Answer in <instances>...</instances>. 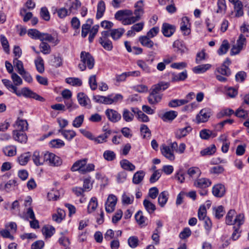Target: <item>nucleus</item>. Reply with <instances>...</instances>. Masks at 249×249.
<instances>
[{
  "label": "nucleus",
  "instance_id": "8",
  "mask_svg": "<svg viewBox=\"0 0 249 249\" xmlns=\"http://www.w3.org/2000/svg\"><path fill=\"white\" fill-rule=\"evenodd\" d=\"M117 201L116 196L113 195H109L105 204L106 211L108 213H112L115 210Z\"/></svg>",
  "mask_w": 249,
  "mask_h": 249
},
{
  "label": "nucleus",
  "instance_id": "46",
  "mask_svg": "<svg viewBox=\"0 0 249 249\" xmlns=\"http://www.w3.org/2000/svg\"><path fill=\"white\" fill-rule=\"evenodd\" d=\"M17 181L16 179L10 180L3 186L2 184H0V189L5 190L8 192L13 186H17Z\"/></svg>",
  "mask_w": 249,
  "mask_h": 249
},
{
  "label": "nucleus",
  "instance_id": "22",
  "mask_svg": "<svg viewBox=\"0 0 249 249\" xmlns=\"http://www.w3.org/2000/svg\"><path fill=\"white\" fill-rule=\"evenodd\" d=\"M191 130L192 128L190 126L178 129L175 132L176 137L179 139H181L188 135Z\"/></svg>",
  "mask_w": 249,
  "mask_h": 249
},
{
  "label": "nucleus",
  "instance_id": "12",
  "mask_svg": "<svg viewBox=\"0 0 249 249\" xmlns=\"http://www.w3.org/2000/svg\"><path fill=\"white\" fill-rule=\"evenodd\" d=\"M211 181L209 179L204 178L195 179L193 183L195 187L201 189H205L211 186Z\"/></svg>",
  "mask_w": 249,
  "mask_h": 249
},
{
  "label": "nucleus",
  "instance_id": "17",
  "mask_svg": "<svg viewBox=\"0 0 249 249\" xmlns=\"http://www.w3.org/2000/svg\"><path fill=\"white\" fill-rule=\"evenodd\" d=\"M176 28L175 26L168 23H164L162 26V33L166 37L171 36L175 32Z\"/></svg>",
  "mask_w": 249,
  "mask_h": 249
},
{
  "label": "nucleus",
  "instance_id": "55",
  "mask_svg": "<svg viewBox=\"0 0 249 249\" xmlns=\"http://www.w3.org/2000/svg\"><path fill=\"white\" fill-rule=\"evenodd\" d=\"M65 217V212L61 209H58L57 213L53 215V219L58 222H60Z\"/></svg>",
  "mask_w": 249,
  "mask_h": 249
},
{
  "label": "nucleus",
  "instance_id": "20",
  "mask_svg": "<svg viewBox=\"0 0 249 249\" xmlns=\"http://www.w3.org/2000/svg\"><path fill=\"white\" fill-rule=\"evenodd\" d=\"M187 174L190 178H191L194 180L197 179L201 174L200 169L197 167H191L187 170Z\"/></svg>",
  "mask_w": 249,
  "mask_h": 249
},
{
  "label": "nucleus",
  "instance_id": "29",
  "mask_svg": "<svg viewBox=\"0 0 249 249\" xmlns=\"http://www.w3.org/2000/svg\"><path fill=\"white\" fill-rule=\"evenodd\" d=\"M168 193L167 191H163L160 193L158 197V203L159 205L163 207L167 202L168 199Z\"/></svg>",
  "mask_w": 249,
  "mask_h": 249
},
{
  "label": "nucleus",
  "instance_id": "42",
  "mask_svg": "<svg viewBox=\"0 0 249 249\" xmlns=\"http://www.w3.org/2000/svg\"><path fill=\"white\" fill-rule=\"evenodd\" d=\"M132 111L134 113H137L138 119L140 121L142 122H147L149 121V119L148 117L144 113H143L142 111L139 110L138 109H135L134 108H132Z\"/></svg>",
  "mask_w": 249,
  "mask_h": 249
},
{
  "label": "nucleus",
  "instance_id": "57",
  "mask_svg": "<svg viewBox=\"0 0 249 249\" xmlns=\"http://www.w3.org/2000/svg\"><path fill=\"white\" fill-rule=\"evenodd\" d=\"M102 46L107 51H111L113 48L112 43L109 39L99 40Z\"/></svg>",
  "mask_w": 249,
  "mask_h": 249
},
{
  "label": "nucleus",
  "instance_id": "26",
  "mask_svg": "<svg viewBox=\"0 0 249 249\" xmlns=\"http://www.w3.org/2000/svg\"><path fill=\"white\" fill-rule=\"evenodd\" d=\"M173 47L175 49V51L177 53L183 54L187 51L186 47L183 44L182 42L179 40H176L173 44Z\"/></svg>",
  "mask_w": 249,
  "mask_h": 249
},
{
  "label": "nucleus",
  "instance_id": "60",
  "mask_svg": "<svg viewBox=\"0 0 249 249\" xmlns=\"http://www.w3.org/2000/svg\"><path fill=\"white\" fill-rule=\"evenodd\" d=\"M123 118L125 121L130 122L133 120L134 115L127 109H124L123 112Z\"/></svg>",
  "mask_w": 249,
  "mask_h": 249
},
{
  "label": "nucleus",
  "instance_id": "56",
  "mask_svg": "<svg viewBox=\"0 0 249 249\" xmlns=\"http://www.w3.org/2000/svg\"><path fill=\"white\" fill-rule=\"evenodd\" d=\"M0 40L3 50L5 53H8L10 50L9 43L7 39L4 36L1 35L0 36Z\"/></svg>",
  "mask_w": 249,
  "mask_h": 249
},
{
  "label": "nucleus",
  "instance_id": "14",
  "mask_svg": "<svg viewBox=\"0 0 249 249\" xmlns=\"http://www.w3.org/2000/svg\"><path fill=\"white\" fill-rule=\"evenodd\" d=\"M161 153L168 160L173 161L175 159V156L173 151L171 149L169 146L163 145L160 149Z\"/></svg>",
  "mask_w": 249,
  "mask_h": 249
},
{
  "label": "nucleus",
  "instance_id": "61",
  "mask_svg": "<svg viewBox=\"0 0 249 249\" xmlns=\"http://www.w3.org/2000/svg\"><path fill=\"white\" fill-rule=\"evenodd\" d=\"M235 112L231 108H225L222 110L219 113L217 114V117L219 118L223 117L224 116H230L233 114Z\"/></svg>",
  "mask_w": 249,
  "mask_h": 249
},
{
  "label": "nucleus",
  "instance_id": "27",
  "mask_svg": "<svg viewBox=\"0 0 249 249\" xmlns=\"http://www.w3.org/2000/svg\"><path fill=\"white\" fill-rule=\"evenodd\" d=\"M4 154L9 157H13L17 154V147L15 145H8L3 148Z\"/></svg>",
  "mask_w": 249,
  "mask_h": 249
},
{
  "label": "nucleus",
  "instance_id": "53",
  "mask_svg": "<svg viewBox=\"0 0 249 249\" xmlns=\"http://www.w3.org/2000/svg\"><path fill=\"white\" fill-rule=\"evenodd\" d=\"M104 158L107 161H112L116 159V154L111 150H106L103 153Z\"/></svg>",
  "mask_w": 249,
  "mask_h": 249
},
{
  "label": "nucleus",
  "instance_id": "23",
  "mask_svg": "<svg viewBox=\"0 0 249 249\" xmlns=\"http://www.w3.org/2000/svg\"><path fill=\"white\" fill-rule=\"evenodd\" d=\"M125 30L122 28L112 29L110 30V36L114 40H117L121 38Z\"/></svg>",
  "mask_w": 249,
  "mask_h": 249
},
{
  "label": "nucleus",
  "instance_id": "34",
  "mask_svg": "<svg viewBox=\"0 0 249 249\" xmlns=\"http://www.w3.org/2000/svg\"><path fill=\"white\" fill-rule=\"evenodd\" d=\"M216 73L228 76L231 74V71L228 66L222 65L220 67L216 68L215 71V74Z\"/></svg>",
  "mask_w": 249,
  "mask_h": 249
},
{
  "label": "nucleus",
  "instance_id": "32",
  "mask_svg": "<svg viewBox=\"0 0 249 249\" xmlns=\"http://www.w3.org/2000/svg\"><path fill=\"white\" fill-rule=\"evenodd\" d=\"M92 23L93 22L91 19H88L87 20V23L82 25L81 36L83 37L84 38L87 36V35L90 31L91 25Z\"/></svg>",
  "mask_w": 249,
  "mask_h": 249
},
{
  "label": "nucleus",
  "instance_id": "52",
  "mask_svg": "<svg viewBox=\"0 0 249 249\" xmlns=\"http://www.w3.org/2000/svg\"><path fill=\"white\" fill-rule=\"evenodd\" d=\"M217 13L224 14L226 12L227 6L225 0H218Z\"/></svg>",
  "mask_w": 249,
  "mask_h": 249
},
{
  "label": "nucleus",
  "instance_id": "63",
  "mask_svg": "<svg viewBox=\"0 0 249 249\" xmlns=\"http://www.w3.org/2000/svg\"><path fill=\"white\" fill-rule=\"evenodd\" d=\"M60 196L59 193L57 190H52L48 193L47 197L49 200H56Z\"/></svg>",
  "mask_w": 249,
  "mask_h": 249
},
{
  "label": "nucleus",
  "instance_id": "21",
  "mask_svg": "<svg viewBox=\"0 0 249 249\" xmlns=\"http://www.w3.org/2000/svg\"><path fill=\"white\" fill-rule=\"evenodd\" d=\"M44 153L40 154L38 151L34 152L32 160L36 166L42 165L44 163Z\"/></svg>",
  "mask_w": 249,
  "mask_h": 249
},
{
  "label": "nucleus",
  "instance_id": "9",
  "mask_svg": "<svg viewBox=\"0 0 249 249\" xmlns=\"http://www.w3.org/2000/svg\"><path fill=\"white\" fill-rule=\"evenodd\" d=\"M211 115L210 109L204 108L201 109L196 115V120L197 123L206 122Z\"/></svg>",
  "mask_w": 249,
  "mask_h": 249
},
{
  "label": "nucleus",
  "instance_id": "49",
  "mask_svg": "<svg viewBox=\"0 0 249 249\" xmlns=\"http://www.w3.org/2000/svg\"><path fill=\"white\" fill-rule=\"evenodd\" d=\"M2 82L9 90L16 94L18 88L9 80L6 79H2Z\"/></svg>",
  "mask_w": 249,
  "mask_h": 249
},
{
  "label": "nucleus",
  "instance_id": "13",
  "mask_svg": "<svg viewBox=\"0 0 249 249\" xmlns=\"http://www.w3.org/2000/svg\"><path fill=\"white\" fill-rule=\"evenodd\" d=\"M105 114L108 119L113 123L118 122L121 118V114L113 109H107Z\"/></svg>",
  "mask_w": 249,
  "mask_h": 249
},
{
  "label": "nucleus",
  "instance_id": "2",
  "mask_svg": "<svg viewBox=\"0 0 249 249\" xmlns=\"http://www.w3.org/2000/svg\"><path fill=\"white\" fill-rule=\"evenodd\" d=\"M244 215L240 213L236 214L234 210H230L226 216V223L229 225H236L240 227L244 223Z\"/></svg>",
  "mask_w": 249,
  "mask_h": 249
},
{
  "label": "nucleus",
  "instance_id": "11",
  "mask_svg": "<svg viewBox=\"0 0 249 249\" xmlns=\"http://www.w3.org/2000/svg\"><path fill=\"white\" fill-rule=\"evenodd\" d=\"M190 23L189 18L184 17L181 18L180 29L184 36H188L191 33Z\"/></svg>",
  "mask_w": 249,
  "mask_h": 249
},
{
  "label": "nucleus",
  "instance_id": "4",
  "mask_svg": "<svg viewBox=\"0 0 249 249\" xmlns=\"http://www.w3.org/2000/svg\"><path fill=\"white\" fill-rule=\"evenodd\" d=\"M15 94H16L18 97L23 96L26 98H32L35 99L36 100L41 102L45 101L44 98L33 92L28 88L26 87L23 88L20 90L17 89Z\"/></svg>",
  "mask_w": 249,
  "mask_h": 249
},
{
  "label": "nucleus",
  "instance_id": "37",
  "mask_svg": "<svg viewBox=\"0 0 249 249\" xmlns=\"http://www.w3.org/2000/svg\"><path fill=\"white\" fill-rule=\"evenodd\" d=\"M230 48V44L227 40H224L220 48L217 50V53L219 55H221L227 53V51Z\"/></svg>",
  "mask_w": 249,
  "mask_h": 249
},
{
  "label": "nucleus",
  "instance_id": "16",
  "mask_svg": "<svg viewBox=\"0 0 249 249\" xmlns=\"http://www.w3.org/2000/svg\"><path fill=\"white\" fill-rule=\"evenodd\" d=\"M77 100L81 106L88 108H90V100L84 93L80 92L77 94Z\"/></svg>",
  "mask_w": 249,
  "mask_h": 249
},
{
  "label": "nucleus",
  "instance_id": "62",
  "mask_svg": "<svg viewBox=\"0 0 249 249\" xmlns=\"http://www.w3.org/2000/svg\"><path fill=\"white\" fill-rule=\"evenodd\" d=\"M11 79L14 83V85L16 86V87L22 84V79L16 73L14 72L11 74Z\"/></svg>",
  "mask_w": 249,
  "mask_h": 249
},
{
  "label": "nucleus",
  "instance_id": "40",
  "mask_svg": "<svg viewBox=\"0 0 249 249\" xmlns=\"http://www.w3.org/2000/svg\"><path fill=\"white\" fill-rule=\"evenodd\" d=\"M189 102L186 99H174L170 101L168 106L171 107H175L187 104Z\"/></svg>",
  "mask_w": 249,
  "mask_h": 249
},
{
  "label": "nucleus",
  "instance_id": "38",
  "mask_svg": "<svg viewBox=\"0 0 249 249\" xmlns=\"http://www.w3.org/2000/svg\"><path fill=\"white\" fill-rule=\"evenodd\" d=\"M35 63L37 71L40 73L44 71V61L41 56H38L35 60Z\"/></svg>",
  "mask_w": 249,
  "mask_h": 249
},
{
  "label": "nucleus",
  "instance_id": "5",
  "mask_svg": "<svg viewBox=\"0 0 249 249\" xmlns=\"http://www.w3.org/2000/svg\"><path fill=\"white\" fill-rule=\"evenodd\" d=\"M44 163L53 166H58L61 164L62 161L60 158L52 153L48 152L44 153Z\"/></svg>",
  "mask_w": 249,
  "mask_h": 249
},
{
  "label": "nucleus",
  "instance_id": "10",
  "mask_svg": "<svg viewBox=\"0 0 249 249\" xmlns=\"http://www.w3.org/2000/svg\"><path fill=\"white\" fill-rule=\"evenodd\" d=\"M226 189L225 185L221 183L214 185L212 188L213 195L218 198L222 197L226 194Z\"/></svg>",
  "mask_w": 249,
  "mask_h": 249
},
{
  "label": "nucleus",
  "instance_id": "35",
  "mask_svg": "<svg viewBox=\"0 0 249 249\" xmlns=\"http://www.w3.org/2000/svg\"><path fill=\"white\" fill-rule=\"evenodd\" d=\"M106 10V5L103 0L99 1L97 5V11L96 17L97 19H99L102 17Z\"/></svg>",
  "mask_w": 249,
  "mask_h": 249
},
{
  "label": "nucleus",
  "instance_id": "48",
  "mask_svg": "<svg viewBox=\"0 0 249 249\" xmlns=\"http://www.w3.org/2000/svg\"><path fill=\"white\" fill-rule=\"evenodd\" d=\"M98 206L97 199L95 197L91 198L88 207V212L91 213L94 211Z\"/></svg>",
  "mask_w": 249,
  "mask_h": 249
},
{
  "label": "nucleus",
  "instance_id": "15",
  "mask_svg": "<svg viewBox=\"0 0 249 249\" xmlns=\"http://www.w3.org/2000/svg\"><path fill=\"white\" fill-rule=\"evenodd\" d=\"M13 138L20 143H25L27 141V137L24 132L18 130L13 131Z\"/></svg>",
  "mask_w": 249,
  "mask_h": 249
},
{
  "label": "nucleus",
  "instance_id": "45",
  "mask_svg": "<svg viewBox=\"0 0 249 249\" xmlns=\"http://www.w3.org/2000/svg\"><path fill=\"white\" fill-rule=\"evenodd\" d=\"M59 131L68 140H71L76 135L75 131L72 130H60Z\"/></svg>",
  "mask_w": 249,
  "mask_h": 249
},
{
  "label": "nucleus",
  "instance_id": "51",
  "mask_svg": "<svg viewBox=\"0 0 249 249\" xmlns=\"http://www.w3.org/2000/svg\"><path fill=\"white\" fill-rule=\"evenodd\" d=\"M54 228L51 226H45L42 229V232L46 237H50L54 233Z\"/></svg>",
  "mask_w": 249,
  "mask_h": 249
},
{
  "label": "nucleus",
  "instance_id": "6",
  "mask_svg": "<svg viewBox=\"0 0 249 249\" xmlns=\"http://www.w3.org/2000/svg\"><path fill=\"white\" fill-rule=\"evenodd\" d=\"M246 45V38L244 35L241 34L237 40L236 44L233 45L231 50V55L238 54Z\"/></svg>",
  "mask_w": 249,
  "mask_h": 249
},
{
  "label": "nucleus",
  "instance_id": "59",
  "mask_svg": "<svg viewBox=\"0 0 249 249\" xmlns=\"http://www.w3.org/2000/svg\"><path fill=\"white\" fill-rule=\"evenodd\" d=\"M84 115L83 114L80 115L75 117L72 122L73 126L76 128L80 127L84 122Z\"/></svg>",
  "mask_w": 249,
  "mask_h": 249
},
{
  "label": "nucleus",
  "instance_id": "41",
  "mask_svg": "<svg viewBox=\"0 0 249 249\" xmlns=\"http://www.w3.org/2000/svg\"><path fill=\"white\" fill-rule=\"evenodd\" d=\"M43 33L36 29H30L28 31V35L31 38L41 40Z\"/></svg>",
  "mask_w": 249,
  "mask_h": 249
},
{
  "label": "nucleus",
  "instance_id": "64",
  "mask_svg": "<svg viewBox=\"0 0 249 249\" xmlns=\"http://www.w3.org/2000/svg\"><path fill=\"white\" fill-rule=\"evenodd\" d=\"M140 130L143 138H149L150 137L151 131L146 125L142 124Z\"/></svg>",
  "mask_w": 249,
  "mask_h": 249
},
{
  "label": "nucleus",
  "instance_id": "33",
  "mask_svg": "<svg viewBox=\"0 0 249 249\" xmlns=\"http://www.w3.org/2000/svg\"><path fill=\"white\" fill-rule=\"evenodd\" d=\"M132 15H133V12L131 10H119L115 14V18L118 20L122 21L124 18V16H131Z\"/></svg>",
  "mask_w": 249,
  "mask_h": 249
},
{
  "label": "nucleus",
  "instance_id": "1",
  "mask_svg": "<svg viewBox=\"0 0 249 249\" xmlns=\"http://www.w3.org/2000/svg\"><path fill=\"white\" fill-rule=\"evenodd\" d=\"M87 159H83L75 161L71 167L72 172L79 171V173L84 174L94 170L95 165L93 163L87 164Z\"/></svg>",
  "mask_w": 249,
  "mask_h": 249
},
{
  "label": "nucleus",
  "instance_id": "58",
  "mask_svg": "<svg viewBox=\"0 0 249 249\" xmlns=\"http://www.w3.org/2000/svg\"><path fill=\"white\" fill-rule=\"evenodd\" d=\"M13 63L15 67L17 68L18 72L19 74L25 71L23 63L20 60H18V58H14Z\"/></svg>",
  "mask_w": 249,
  "mask_h": 249
},
{
  "label": "nucleus",
  "instance_id": "3",
  "mask_svg": "<svg viewBox=\"0 0 249 249\" xmlns=\"http://www.w3.org/2000/svg\"><path fill=\"white\" fill-rule=\"evenodd\" d=\"M81 63L79 68L82 71H85L87 67L89 69H92L94 65V59L89 53L83 51L80 54Z\"/></svg>",
  "mask_w": 249,
  "mask_h": 249
},
{
  "label": "nucleus",
  "instance_id": "44",
  "mask_svg": "<svg viewBox=\"0 0 249 249\" xmlns=\"http://www.w3.org/2000/svg\"><path fill=\"white\" fill-rule=\"evenodd\" d=\"M31 157L29 153H25L21 154L18 158V162L21 165H25L29 161Z\"/></svg>",
  "mask_w": 249,
  "mask_h": 249
},
{
  "label": "nucleus",
  "instance_id": "30",
  "mask_svg": "<svg viewBox=\"0 0 249 249\" xmlns=\"http://www.w3.org/2000/svg\"><path fill=\"white\" fill-rule=\"evenodd\" d=\"M211 67V65L209 64H203L195 67L193 69V71L195 73H202L209 70Z\"/></svg>",
  "mask_w": 249,
  "mask_h": 249
},
{
  "label": "nucleus",
  "instance_id": "25",
  "mask_svg": "<svg viewBox=\"0 0 249 249\" xmlns=\"http://www.w3.org/2000/svg\"><path fill=\"white\" fill-rule=\"evenodd\" d=\"M15 127L16 128L15 130L24 132L27 129L28 123L25 120L18 119L16 121Z\"/></svg>",
  "mask_w": 249,
  "mask_h": 249
},
{
  "label": "nucleus",
  "instance_id": "18",
  "mask_svg": "<svg viewBox=\"0 0 249 249\" xmlns=\"http://www.w3.org/2000/svg\"><path fill=\"white\" fill-rule=\"evenodd\" d=\"M48 41L51 43L53 44L54 46L57 45L60 40L57 35H52L48 33H43L41 38V41Z\"/></svg>",
  "mask_w": 249,
  "mask_h": 249
},
{
  "label": "nucleus",
  "instance_id": "7",
  "mask_svg": "<svg viewBox=\"0 0 249 249\" xmlns=\"http://www.w3.org/2000/svg\"><path fill=\"white\" fill-rule=\"evenodd\" d=\"M162 94L160 93L158 90H156L152 87L151 91L148 96L147 99L149 103L151 105H156L161 100Z\"/></svg>",
  "mask_w": 249,
  "mask_h": 249
},
{
  "label": "nucleus",
  "instance_id": "31",
  "mask_svg": "<svg viewBox=\"0 0 249 249\" xmlns=\"http://www.w3.org/2000/svg\"><path fill=\"white\" fill-rule=\"evenodd\" d=\"M187 77V72L186 70L179 73L177 74L173 73L172 74L171 81L172 82H177L180 81H184Z\"/></svg>",
  "mask_w": 249,
  "mask_h": 249
},
{
  "label": "nucleus",
  "instance_id": "54",
  "mask_svg": "<svg viewBox=\"0 0 249 249\" xmlns=\"http://www.w3.org/2000/svg\"><path fill=\"white\" fill-rule=\"evenodd\" d=\"M39 48L40 49V51L44 54H47L51 53V49L50 46L44 41H42V42L39 45Z\"/></svg>",
  "mask_w": 249,
  "mask_h": 249
},
{
  "label": "nucleus",
  "instance_id": "19",
  "mask_svg": "<svg viewBox=\"0 0 249 249\" xmlns=\"http://www.w3.org/2000/svg\"><path fill=\"white\" fill-rule=\"evenodd\" d=\"M177 115L178 112L177 111L170 110L161 114L160 117L164 122H170L172 121Z\"/></svg>",
  "mask_w": 249,
  "mask_h": 249
},
{
  "label": "nucleus",
  "instance_id": "36",
  "mask_svg": "<svg viewBox=\"0 0 249 249\" xmlns=\"http://www.w3.org/2000/svg\"><path fill=\"white\" fill-rule=\"evenodd\" d=\"M120 165L121 167L125 170L133 171L135 169V166L127 160H121Z\"/></svg>",
  "mask_w": 249,
  "mask_h": 249
},
{
  "label": "nucleus",
  "instance_id": "28",
  "mask_svg": "<svg viewBox=\"0 0 249 249\" xmlns=\"http://www.w3.org/2000/svg\"><path fill=\"white\" fill-rule=\"evenodd\" d=\"M145 173L143 171H139L135 173L133 177L132 182L135 184H140L143 179Z\"/></svg>",
  "mask_w": 249,
  "mask_h": 249
},
{
  "label": "nucleus",
  "instance_id": "47",
  "mask_svg": "<svg viewBox=\"0 0 249 249\" xmlns=\"http://www.w3.org/2000/svg\"><path fill=\"white\" fill-rule=\"evenodd\" d=\"M242 105L239 108H238L234 113L235 115L240 118H246L248 117V111L245 110Z\"/></svg>",
  "mask_w": 249,
  "mask_h": 249
},
{
  "label": "nucleus",
  "instance_id": "43",
  "mask_svg": "<svg viewBox=\"0 0 249 249\" xmlns=\"http://www.w3.org/2000/svg\"><path fill=\"white\" fill-rule=\"evenodd\" d=\"M216 149L215 145L212 144L210 146L206 148L205 149L201 150L200 152V154L202 156L212 155L215 152Z\"/></svg>",
  "mask_w": 249,
  "mask_h": 249
},
{
  "label": "nucleus",
  "instance_id": "39",
  "mask_svg": "<svg viewBox=\"0 0 249 249\" xmlns=\"http://www.w3.org/2000/svg\"><path fill=\"white\" fill-rule=\"evenodd\" d=\"M243 5L242 2H238L235 4L234 5V9L235 11V17L236 18H239L244 15Z\"/></svg>",
  "mask_w": 249,
  "mask_h": 249
},
{
  "label": "nucleus",
  "instance_id": "24",
  "mask_svg": "<svg viewBox=\"0 0 249 249\" xmlns=\"http://www.w3.org/2000/svg\"><path fill=\"white\" fill-rule=\"evenodd\" d=\"M139 40L142 46L149 48H152L154 44L150 37L146 36H140Z\"/></svg>",
  "mask_w": 249,
  "mask_h": 249
},
{
  "label": "nucleus",
  "instance_id": "50",
  "mask_svg": "<svg viewBox=\"0 0 249 249\" xmlns=\"http://www.w3.org/2000/svg\"><path fill=\"white\" fill-rule=\"evenodd\" d=\"M143 204L145 209L149 213H153L156 210V206L147 199H144Z\"/></svg>",
  "mask_w": 249,
  "mask_h": 249
}]
</instances>
